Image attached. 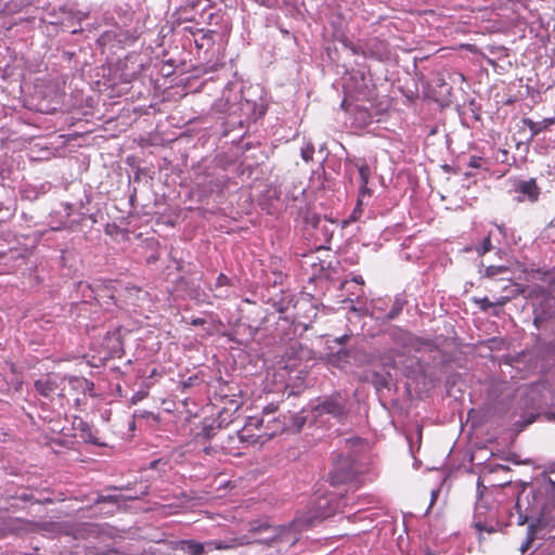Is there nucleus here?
Instances as JSON below:
<instances>
[{
	"label": "nucleus",
	"instance_id": "nucleus-1",
	"mask_svg": "<svg viewBox=\"0 0 555 555\" xmlns=\"http://www.w3.org/2000/svg\"><path fill=\"white\" fill-rule=\"evenodd\" d=\"M240 538L246 539L247 545L262 544L279 550L283 544L292 547L299 540L292 526H275L268 518L250 520L247 524V532Z\"/></svg>",
	"mask_w": 555,
	"mask_h": 555
},
{
	"label": "nucleus",
	"instance_id": "nucleus-2",
	"mask_svg": "<svg viewBox=\"0 0 555 555\" xmlns=\"http://www.w3.org/2000/svg\"><path fill=\"white\" fill-rule=\"evenodd\" d=\"M225 438V429L221 428L220 425L215 426L214 424L204 425L195 435V441L198 443H205L207 440H214V443L209 447H205L204 451L206 453L212 452H233V447L229 446L228 442L224 441Z\"/></svg>",
	"mask_w": 555,
	"mask_h": 555
},
{
	"label": "nucleus",
	"instance_id": "nucleus-3",
	"mask_svg": "<svg viewBox=\"0 0 555 555\" xmlns=\"http://www.w3.org/2000/svg\"><path fill=\"white\" fill-rule=\"evenodd\" d=\"M358 470L350 455H339L330 473V481L334 486L350 483L356 480Z\"/></svg>",
	"mask_w": 555,
	"mask_h": 555
},
{
	"label": "nucleus",
	"instance_id": "nucleus-4",
	"mask_svg": "<svg viewBox=\"0 0 555 555\" xmlns=\"http://www.w3.org/2000/svg\"><path fill=\"white\" fill-rule=\"evenodd\" d=\"M264 417L249 416L241 430L236 431V438L240 443L263 444L261 426Z\"/></svg>",
	"mask_w": 555,
	"mask_h": 555
},
{
	"label": "nucleus",
	"instance_id": "nucleus-5",
	"mask_svg": "<svg viewBox=\"0 0 555 555\" xmlns=\"http://www.w3.org/2000/svg\"><path fill=\"white\" fill-rule=\"evenodd\" d=\"M287 429H289L287 415H283V418H281L280 416L264 418V423L261 426L262 441H264L266 443L278 434H281Z\"/></svg>",
	"mask_w": 555,
	"mask_h": 555
},
{
	"label": "nucleus",
	"instance_id": "nucleus-6",
	"mask_svg": "<svg viewBox=\"0 0 555 555\" xmlns=\"http://www.w3.org/2000/svg\"><path fill=\"white\" fill-rule=\"evenodd\" d=\"M314 411L318 413V415L328 414L333 417L340 418L346 414V406L340 398L331 397L324 399L321 403L315 405Z\"/></svg>",
	"mask_w": 555,
	"mask_h": 555
},
{
	"label": "nucleus",
	"instance_id": "nucleus-7",
	"mask_svg": "<svg viewBox=\"0 0 555 555\" xmlns=\"http://www.w3.org/2000/svg\"><path fill=\"white\" fill-rule=\"evenodd\" d=\"M60 380H61V378L57 375L48 374V375L43 376L42 378L37 379L35 382V389L41 396H43L46 398H51L59 389Z\"/></svg>",
	"mask_w": 555,
	"mask_h": 555
},
{
	"label": "nucleus",
	"instance_id": "nucleus-8",
	"mask_svg": "<svg viewBox=\"0 0 555 555\" xmlns=\"http://www.w3.org/2000/svg\"><path fill=\"white\" fill-rule=\"evenodd\" d=\"M515 192L521 194L524 198L531 203H535L541 194V190L533 178L518 181L515 184Z\"/></svg>",
	"mask_w": 555,
	"mask_h": 555
},
{
	"label": "nucleus",
	"instance_id": "nucleus-9",
	"mask_svg": "<svg viewBox=\"0 0 555 555\" xmlns=\"http://www.w3.org/2000/svg\"><path fill=\"white\" fill-rule=\"evenodd\" d=\"M185 31H189L194 37V43L197 49H208L215 42L216 31L214 30H203L199 28L185 27Z\"/></svg>",
	"mask_w": 555,
	"mask_h": 555
},
{
	"label": "nucleus",
	"instance_id": "nucleus-10",
	"mask_svg": "<svg viewBox=\"0 0 555 555\" xmlns=\"http://www.w3.org/2000/svg\"><path fill=\"white\" fill-rule=\"evenodd\" d=\"M238 546H247V540L237 535L230 537L225 540H210L206 542V547L209 551H224L233 550Z\"/></svg>",
	"mask_w": 555,
	"mask_h": 555
},
{
	"label": "nucleus",
	"instance_id": "nucleus-11",
	"mask_svg": "<svg viewBox=\"0 0 555 555\" xmlns=\"http://www.w3.org/2000/svg\"><path fill=\"white\" fill-rule=\"evenodd\" d=\"M517 298V293H512L511 295H503L495 299V301L489 300L488 297L482 298H473V302L476 304L482 312H487L490 308L500 306L503 307L507 302L512 301L513 299Z\"/></svg>",
	"mask_w": 555,
	"mask_h": 555
},
{
	"label": "nucleus",
	"instance_id": "nucleus-12",
	"mask_svg": "<svg viewBox=\"0 0 555 555\" xmlns=\"http://www.w3.org/2000/svg\"><path fill=\"white\" fill-rule=\"evenodd\" d=\"M113 281H95L91 285V289L96 294L98 297H108L114 300L115 296L112 292Z\"/></svg>",
	"mask_w": 555,
	"mask_h": 555
},
{
	"label": "nucleus",
	"instance_id": "nucleus-13",
	"mask_svg": "<svg viewBox=\"0 0 555 555\" xmlns=\"http://www.w3.org/2000/svg\"><path fill=\"white\" fill-rule=\"evenodd\" d=\"M182 550L190 555H203L205 552L206 543L196 542L194 540L182 541Z\"/></svg>",
	"mask_w": 555,
	"mask_h": 555
},
{
	"label": "nucleus",
	"instance_id": "nucleus-14",
	"mask_svg": "<svg viewBox=\"0 0 555 555\" xmlns=\"http://www.w3.org/2000/svg\"><path fill=\"white\" fill-rule=\"evenodd\" d=\"M535 534H537V526L530 525L527 530L526 540L521 543V545L519 547V550L522 554L526 553L532 546V543L535 540Z\"/></svg>",
	"mask_w": 555,
	"mask_h": 555
},
{
	"label": "nucleus",
	"instance_id": "nucleus-15",
	"mask_svg": "<svg viewBox=\"0 0 555 555\" xmlns=\"http://www.w3.org/2000/svg\"><path fill=\"white\" fill-rule=\"evenodd\" d=\"M509 271V268L506 266H488L485 269L483 276L488 279H493L495 275L503 274Z\"/></svg>",
	"mask_w": 555,
	"mask_h": 555
},
{
	"label": "nucleus",
	"instance_id": "nucleus-16",
	"mask_svg": "<svg viewBox=\"0 0 555 555\" xmlns=\"http://www.w3.org/2000/svg\"><path fill=\"white\" fill-rule=\"evenodd\" d=\"M287 422L289 424V429L295 428L296 431H299L306 422V417L299 414H294L287 416Z\"/></svg>",
	"mask_w": 555,
	"mask_h": 555
},
{
	"label": "nucleus",
	"instance_id": "nucleus-17",
	"mask_svg": "<svg viewBox=\"0 0 555 555\" xmlns=\"http://www.w3.org/2000/svg\"><path fill=\"white\" fill-rule=\"evenodd\" d=\"M359 171V178H360V184H367L371 176V169L370 166L365 163H362L358 167Z\"/></svg>",
	"mask_w": 555,
	"mask_h": 555
},
{
	"label": "nucleus",
	"instance_id": "nucleus-18",
	"mask_svg": "<svg viewBox=\"0 0 555 555\" xmlns=\"http://www.w3.org/2000/svg\"><path fill=\"white\" fill-rule=\"evenodd\" d=\"M493 246H492V243H491V235L488 234L481 242V244L476 247V251L479 256H483L485 254L489 253L490 250H492Z\"/></svg>",
	"mask_w": 555,
	"mask_h": 555
},
{
	"label": "nucleus",
	"instance_id": "nucleus-19",
	"mask_svg": "<svg viewBox=\"0 0 555 555\" xmlns=\"http://www.w3.org/2000/svg\"><path fill=\"white\" fill-rule=\"evenodd\" d=\"M502 292L505 293V295H511L512 293H517V297H518L519 295H521L525 292V288L516 283L508 281V283L502 287Z\"/></svg>",
	"mask_w": 555,
	"mask_h": 555
},
{
	"label": "nucleus",
	"instance_id": "nucleus-20",
	"mask_svg": "<svg viewBox=\"0 0 555 555\" xmlns=\"http://www.w3.org/2000/svg\"><path fill=\"white\" fill-rule=\"evenodd\" d=\"M363 204H364V199L358 197L357 205L349 217V221L356 222L361 218L362 212H363V208H362Z\"/></svg>",
	"mask_w": 555,
	"mask_h": 555
},
{
	"label": "nucleus",
	"instance_id": "nucleus-21",
	"mask_svg": "<svg viewBox=\"0 0 555 555\" xmlns=\"http://www.w3.org/2000/svg\"><path fill=\"white\" fill-rule=\"evenodd\" d=\"M314 155V146L312 144H308L301 149V157L305 162L312 160Z\"/></svg>",
	"mask_w": 555,
	"mask_h": 555
},
{
	"label": "nucleus",
	"instance_id": "nucleus-22",
	"mask_svg": "<svg viewBox=\"0 0 555 555\" xmlns=\"http://www.w3.org/2000/svg\"><path fill=\"white\" fill-rule=\"evenodd\" d=\"M414 343H415V348L417 350H420L421 347H425V348L431 349L435 346L434 341L431 339H428V338H415Z\"/></svg>",
	"mask_w": 555,
	"mask_h": 555
},
{
	"label": "nucleus",
	"instance_id": "nucleus-23",
	"mask_svg": "<svg viewBox=\"0 0 555 555\" xmlns=\"http://www.w3.org/2000/svg\"><path fill=\"white\" fill-rule=\"evenodd\" d=\"M474 527L476 528L477 531L479 532H487V533H493L496 531V529L491 526V525H488L486 522H481V521H477L474 524Z\"/></svg>",
	"mask_w": 555,
	"mask_h": 555
},
{
	"label": "nucleus",
	"instance_id": "nucleus-24",
	"mask_svg": "<svg viewBox=\"0 0 555 555\" xmlns=\"http://www.w3.org/2000/svg\"><path fill=\"white\" fill-rule=\"evenodd\" d=\"M229 285H231V280L225 274L220 273L216 280L215 289Z\"/></svg>",
	"mask_w": 555,
	"mask_h": 555
},
{
	"label": "nucleus",
	"instance_id": "nucleus-25",
	"mask_svg": "<svg viewBox=\"0 0 555 555\" xmlns=\"http://www.w3.org/2000/svg\"><path fill=\"white\" fill-rule=\"evenodd\" d=\"M61 11L67 15L68 21L76 18L78 23H80L82 20L87 18V14L77 13L76 15L73 11L66 10L65 8H61Z\"/></svg>",
	"mask_w": 555,
	"mask_h": 555
},
{
	"label": "nucleus",
	"instance_id": "nucleus-26",
	"mask_svg": "<svg viewBox=\"0 0 555 555\" xmlns=\"http://www.w3.org/2000/svg\"><path fill=\"white\" fill-rule=\"evenodd\" d=\"M278 410V405L273 404V403H270L268 404L261 415H257L258 417H264V418H268V417H274L273 414L276 412Z\"/></svg>",
	"mask_w": 555,
	"mask_h": 555
},
{
	"label": "nucleus",
	"instance_id": "nucleus-27",
	"mask_svg": "<svg viewBox=\"0 0 555 555\" xmlns=\"http://www.w3.org/2000/svg\"><path fill=\"white\" fill-rule=\"evenodd\" d=\"M114 503V504H117L119 502L118 498L115 496V495H99L94 503L95 504H101V503Z\"/></svg>",
	"mask_w": 555,
	"mask_h": 555
},
{
	"label": "nucleus",
	"instance_id": "nucleus-28",
	"mask_svg": "<svg viewBox=\"0 0 555 555\" xmlns=\"http://www.w3.org/2000/svg\"><path fill=\"white\" fill-rule=\"evenodd\" d=\"M372 196V191L369 189L367 184H360L359 186V198L365 199Z\"/></svg>",
	"mask_w": 555,
	"mask_h": 555
},
{
	"label": "nucleus",
	"instance_id": "nucleus-29",
	"mask_svg": "<svg viewBox=\"0 0 555 555\" xmlns=\"http://www.w3.org/2000/svg\"><path fill=\"white\" fill-rule=\"evenodd\" d=\"M482 163H483V158L482 157H479V156H472L469 158V162H468V167L469 168H481L482 166Z\"/></svg>",
	"mask_w": 555,
	"mask_h": 555
},
{
	"label": "nucleus",
	"instance_id": "nucleus-30",
	"mask_svg": "<svg viewBox=\"0 0 555 555\" xmlns=\"http://www.w3.org/2000/svg\"><path fill=\"white\" fill-rule=\"evenodd\" d=\"M224 441L229 443V446L233 447V450L237 449L235 446V442L237 441L236 434L232 436L231 434L225 431V438Z\"/></svg>",
	"mask_w": 555,
	"mask_h": 555
},
{
	"label": "nucleus",
	"instance_id": "nucleus-31",
	"mask_svg": "<svg viewBox=\"0 0 555 555\" xmlns=\"http://www.w3.org/2000/svg\"><path fill=\"white\" fill-rule=\"evenodd\" d=\"M352 282L358 284L360 287H362L364 285V280L361 275H354L352 278ZM359 291H360V293H363L362 288H359Z\"/></svg>",
	"mask_w": 555,
	"mask_h": 555
},
{
	"label": "nucleus",
	"instance_id": "nucleus-32",
	"mask_svg": "<svg viewBox=\"0 0 555 555\" xmlns=\"http://www.w3.org/2000/svg\"><path fill=\"white\" fill-rule=\"evenodd\" d=\"M205 323H206V320L202 319V318H193L191 320V324L194 325V326L204 325Z\"/></svg>",
	"mask_w": 555,
	"mask_h": 555
},
{
	"label": "nucleus",
	"instance_id": "nucleus-33",
	"mask_svg": "<svg viewBox=\"0 0 555 555\" xmlns=\"http://www.w3.org/2000/svg\"><path fill=\"white\" fill-rule=\"evenodd\" d=\"M546 275L550 276L548 284L555 285V268L552 271L547 272Z\"/></svg>",
	"mask_w": 555,
	"mask_h": 555
},
{
	"label": "nucleus",
	"instance_id": "nucleus-34",
	"mask_svg": "<svg viewBox=\"0 0 555 555\" xmlns=\"http://www.w3.org/2000/svg\"><path fill=\"white\" fill-rule=\"evenodd\" d=\"M133 37L126 34L122 38H118L119 42L128 43L129 41H133Z\"/></svg>",
	"mask_w": 555,
	"mask_h": 555
},
{
	"label": "nucleus",
	"instance_id": "nucleus-35",
	"mask_svg": "<svg viewBox=\"0 0 555 555\" xmlns=\"http://www.w3.org/2000/svg\"><path fill=\"white\" fill-rule=\"evenodd\" d=\"M111 35H112V31H106L105 34H103L102 39L104 41H109L111 40Z\"/></svg>",
	"mask_w": 555,
	"mask_h": 555
},
{
	"label": "nucleus",
	"instance_id": "nucleus-36",
	"mask_svg": "<svg viewBox=\"0 0 555 555\" xmlns=\"http://www.w3.org/2000/svg\"><path fill=\"white\" fill-rule=\"evenodd\" d=\"M547 550H552L555 552V538L548 543Z\"/></svg>",
	"mask_w": 555,
	"mask_h": 555
},
{
	"label": "nucleus",
	"instance_id": "nucleus-37",
	"mask_svg": "<svg viewBox=\"0 0 555 555\" xmlns=\"http://www.w3.org/2000/svg\"><path fill=\"white\" fill-rule=\"evenodd\" d=\"M454 75L459 78L460 81H464L465 80V77L463 74L461 73H454Z\"/></svg>",
	"mask_w": 555,
	"mask_h": 555
},
{
	"label": "nucleus",
	"instance_id": "nucleus-38",
	"mask_svg": "<svg viewBox=\"0 0 555 555\" xmlns=\"http://www.w3.org/2000/svg\"><path fill=\"white\" fill-rule=\"evenodd\" d=\"M50 23L55 24V25L56 24L63 25V24H65V20L51 21Z\"/></svg>",
	"mask_w": 555,
	"mask_h": 555
},
{
	"label": "nucleus",
	"instance_id": "nucleus-39",
	"mask_svg": "<svg viewBox=\"0 0 555 555\" xmlns=\"http://www.w3.org/2000/svg\"><path fill=\"white\" fill-rule=\"evenodd\" d=\"M348 338H349V337H348L347 335H344V336H341V337L338 339V341H339L340 344H343V343H345Z\"/></svg>",
	"mask_w": 555,
	"mask_h": 555
},
{
	"label": "nucleus",
	"instance_id": "nucleus-40",
	"mask_svg": "<svg viewBox=\"0 0 555 555\" xmlns=\"http://www.w3.org/2000/svg\"><path fill=\"white\" fill-rule=\"evenodd\" d=\"M433 500H431V504L434 503V501L436 500L437 495H438V491H433Z\"/></svg>",
	"mask_w": 555,
	"mask_h": 555
},
{
	"label": "nucleus",
	"instance_id": "nucleus-41",
	"mask_svg": "<svg viewBox=\"0 0 555 555\" xmlns=\"http://www.w3.org/2000/svg\"><path fill=\"white\" fill-rule=\"evenodd\" d=\"M81 31H82V29H81V28H79V29H73V30H72V34H79V33H81Z\"/></svg>",
	"mask_w": 555,
	"mask_h": 555
},
{
	"label": "nucleus",
	"instance_id": "nucleus-42",
	"mask_svg": "<svg viewBox=\"0 0 555 555\" xmlns=\"http://www.w3.org/2000/svg\"><path fill=\"white\" fill-rule=\"evenodd\" d=\"M496 228L499 229L500 232H503L504 231V225H499V224H495Z\"/></svg>",
	"mask_w": 555,
	"mask_h": 555
},
{
	"label": "nucleus",
	"instance_id": "nucleus-43",
	"mask_svg": "<svg viewBox=\"0 0 555 555\" xmlns=\"http://www.w3.org/2000/svg\"><path fill=\"white\" fill-rule=\"evenodd\" d=\"M216 297L223 298V297H228V295L227 294H217Z\"/></svg>",
	"mask_w": 555,
	"mask_h": 555
},
{
	"label": "nucleus",
	"instance_id": "nucleus-44",
	"mask_svg": "<svg viewBox=\"0 0 555 555\" xmlns=\"http://www.w3.org/2000/svg\"><path fill=\"white\" fill-rule=\"evenodd\" d=\"M189 4L193 8L196 5V3L193 0H189Z\"/></svg>",
	"mask_w": 555,
	"mask_h": 555
},
{
	"label": "nucleus",
	"instance_id": "nucleus-45",
	"mask_svg": "<svg viewBox=\"0 0 555 555\" xmlns=\"http://www.w3.org/2000/svg\"><path fill=\"white\" fill-rule=\"evenodd\" d=\"M348 283H349L348 281H344V282L341 283V288L346 287V285H347Z\"/></svg>",
	"mask_w": 555,
	"mask_h": 555
},
{
	"label": "nucleus",
	"instance_id": "nucleus-46",
	"mask_svg": "<svg viewBox=\"0 0 555 555\" xmlns=\"http://www.w3.org/2000/svg\"><path fill=\"white\" fill-rule=\"evenodd\" d=\"M465 176H466V177H470V176H473V175H472L470 172H465Z\"/></svg>",
	"mask_w": 555,
	"mask_h": 555
}]
</instances>
